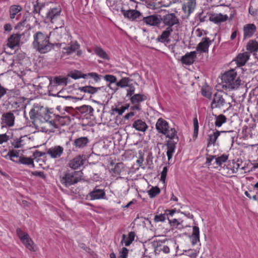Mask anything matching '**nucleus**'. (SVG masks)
Wrapping results in <instances>:
<instances>
[{
    "label": "nucleus",
    "mask_w": 258,
    "mask_h": 258,
    "mask_svg": "<svg viewBox=\"0 0 258 258\" xmlns=\"http://www.w3.org/2000/svg\"><path fill=\"white\" fill-rule=\"evenodd\" d=\"M33 47L40 53H46L53 49L55 46L59 47L60 46L58 43L50 42L49 37L40 31L36 32L33 35Z\"/></svg>",
    "instance_id": "obj_1"
},
{
    "label": "nucleus",
    "mask_w": 258,
    "mask_h": 258,
    "mask_svg": "<svg viewBox=\"0 0 258 258\" xmlns=\"http://www.w3.org/2000/svg\"><path fill=\"white\" fill-rule=\"evenodd\" d=\"M223 87L229 89L237 88L241 84V80L237 77V73L232 69L226 72L221 77Z\"/></svg>",
    "instance_id": "obj_2"
},
{
    "label": "nucleus",
    "mask_w": 258,
    "mask_h": 258,
    "mask_svg": "<svg viewBox=\"0 0 258 258\" xmlns=\"http://www.w3.org/2000/svg\"><path fill=\"white\" fill-rule=\"evenodd\" d=\"M82 176V172L81 171L68 170L59 176V180L64 186L68 187L80 181Z\"/></svg>",
    "instance_id": "obj_3"
},
{
    "label": "nucleus",
    "mask_w": 258,
    "mask_h": 258,
    "mask_svg": "<svg viewBox=\"0 0 258 258\" xmlns=\"http://www.w3.org/2000/svg\"><path fill=\"white\" fill-rule=\"evenodd\" d=\"M23 151H21L20 150L13 149L8 152L5 157L10 159L15 163L32 166V167H34L33 160L30 157L23 156Z\"/></svg>",
    "instance_id": "obj_4"
},
{
    "label": "nucleus",
    "mask_w": 258,
    "mask_h": 258,
    "mask_svg": "<svg viewBox=\"0 0 258 258\" xmlns=\"http://www.w3.org/2000/svg\"><path fill=\"white\" fill-rule=\"evenodd\" d=\"M169 123L162 118H159L156 123V129L159 133L162 134L166 136V138L171 140H178V137L177 135V131L174 127L170 128V132L168 134L166 132V128L168 127Z\"/></svg>",
    "instance_id": "obj_5"
},
{
    "label": "nucleus",
    "mask_w": 258,
    "mask_h": 258,
    "mask_svg": "<svg viewBox=\"0 0 258 258\" xmlns=\"http://www.w3.org/2000/svg\"><path fill=\"white\" fill-rule=\"evenodd\" d=\"M61 12V8L58 6L56 8H52L47 13V18L50 22L55 25H57L59 27L64 25V22L60 16Z\"/></svg>",
    "instance_id": "obj_6"
},
{
    "label": "nucleus",
    "mask_w": 258,
    "mask_h": 258,
    "mask_svg": "<svg viewBox=\"0 0 258 258\" xmlns=\"http://www.w3.org/2000/svg\"><path fill=\"white\" fill-rule=\"evenodd\" d=\"M226 104V100L222 92H217L214 94L211 103V108L214 109H221Z\"/></svg>",
    "instance_id": "obj_7"
},
{
    "label": "nucleus",
    "mask_w": 258,
    "mask_h": 258,
    "mask_svg": "<svg viewBox=\"0 0 258 258\" xmlns=\"http://www.w3.org/2000/svg\"><path fill=\"white\" fill-rule=\"evenodd\" d=\"M16 233L22 242L25 245L26 247L30 250L34 251L33 246V242L29 235L27 233L24 232L20 228L17 229Z\"/></svg>",
    "instance_id": "obj_8"
},
{
    "label": "nucleus",
    "mask_w": 258,
    "mask_h": 258,
    "mask_svg": "<svg viewBox=\"0 0 258 258\" xmlns=\"http://www.w3.org/2000/svg\"><path fill=\"white\" fill-rule=\"evenodd\" d=\"M162 22L164 26L172 28V27L179 24V19L173 13H169L161 16V23Z\"/></svg>",
    "instance_id": "obj_9"
},
{
    "label": "nucleus",
    "mask_w": 258,
    "mask_h": 258,
    "mask_svg": "<svg viewBox=\"0 0 258 258\" xmlns=\"http://www.w3.org/2000/svg\"><path fill=\"white\" fill-rule=\"evenodd\" d=\"M15 117L13 112L9 111L3 114L1 117L2 127H12L14 125Z\"/></svg>",
    "instance_id": "obj_10"
},
{
    "label": "nucleus",
    "mask_w": 258,
    "mask_h": 258,
    "mask_svg": "<svg viewBox=\"0 0 258 258\" xmlns=\"http://www.w3.org/2000/svg\"><path fill=\"white\" fill-rule=\"evenodd\" d=\"M85 160L84 155H78L69 161L68 166L72 169H77L84 164Z\"/></svg>",
    "instance_id": "obj_11"
},
{
    "label": "nucleus",
    "mask_w": 258,
    "mask_h": 258,
    "mask_svg": "<svg viewBox=\"0 0 258 258\" xmlns=\"http://www.w3.org/2000/svg\"><path fill=\"white\" fill-rule=\"evenodd\" d=\"M143 21L146 25L151 26H159L161 23V15H152L143 17Z\"/></svg>",
    "instance_id": "obj_12"
},
{
    "label": "nucleus",
    "mask_w": 258,
    "mask_h": 258,
    "mask_svg": "<svg viewBox=\"0 0 258 258\" xmlns=\"http://www.w3.org/2000/svg\"><path fill=\"white\" fill-rule=\"evenodd\" d=\"M64 149L60 146H55L48 149L47 154L52 158H58L63 153Z\"/></svg>",
    "instance_id": "obj_13"
},
{
    "label": "nucleus",
    "mask_w": 258,
    "mask_h": 258,
    "mask_svg": "<svg viewBox=\"0 0 258 258\" xmlns=\"http://www.w3.org/2000/svg\"><path fill=\"white\" fill-rule=\"evenodd\" d=\"M39 128H41L43 132L46 133L54 132L55 129L57 128L55 125V120H45L43 123L39 124Z\"/></svg>",
    "instance_id": "obj_14"
},
{
    "label": "nucleus",
    "mask_w": 258,
    "mask_h": 258,
    "mask_svg": "<svg viewBox=\"0 0 258 258\" xmlns=\"http://www.w3.org/2000/svg\"><path fill=\"white\" fill-rule=\"evenodd\" d=\"M121 12L125 18L131 21H134L141 16V13L136 10H129L126 11L121 9Z\"/></svg>",
    "instance_id": "obj_15"
},
{
    "label": "nucleus",
    "mask_w": 258,
    "mask_h": 258,
    "mask_svg": "<svg viewBox=\"0 0 258 258\" xmlns=\"http://www.w3.org/2000/svg\"><path fill=\"white\" fill-rule=\"evenodd\" d=\"M197 51H193L186 53L181 58V62L186 65H190L195 61L197 57Z\"/></svg>",
    "instance_id": "obj_16"
},
{
    "label": "nucleus",
    "mask_w": 258,
    "mask_h": 258,
    "mask_svg": "<svg viewBox=\"0 0 258 258\" xmlns=\"http://www.w3.org/2000/svg\"><path fill=\"white\" fill-rule=\"evenodd\" d=\"M29 142V138L27 136H24L19 139L14 140L11 142V145L14 148H23Z\"/></svg>",
    "instance_id": "obj_17"
},
{
    "label": "nucleus",
    "mask_w": 258,
    "mask_h": 258,
    "mask_svg": "<svg viewBox=\"0 0 258 258\" xmlns=\"http://www.w3.org/2000/svg\"><path fill=\"white\" fill-rule=\"evenodd\" d=\"M173 31V28L170 27H167L165 30H164L161 34L158 37L157 41L165 44H168L170 42L169 36L171 33Z\"/></svg>",
    "instance_id": "obj_18"
},
{
    "label": "nucleus",
    "mask_w": 258,
    "mask_h": 258,
    "mask_svg": "<svg viewBox=\"0 0 258 258\" xmlns=\"http://www.w3.org/2000/svg\"><path fill=\"white\" fill-rule=\"evenodd\" d=\"M88 196L91 200L104 199L105 196V192L104 189H99L96 186L92 191L89 193Z\"/></svg>",
    "instance_id": "obj_19"
},
{
    "label": "nucleus",
    "mask_w": 258,
    "mask_h": 258,
    "mask_svg": "<svg viewBox=\"0 0 258 258\" xmlns=\"http://www.w3.org/2000/svg\"><path fill=\"white\" fill-rule=\"evenodd\" d=\"M21 34H13L10 36L8 39L7 46L11 49L14 48L15 47L19 45Z\"/></svg>",
    "instance_id": "obj_20"
},
{
    "label": "nucleus",
    "mask_w": 258,
    "mask_h": 258,
    "mask_svg": "<svg viewBox=\"0 0 258 258\" xmlns=\"http://www.w3.org/2000/svg\"><path fill=\"white\" fill-rule=\"evenodd\" d=\"M211 43V41L209 38L205 37L202 38L201 42L197 46L196 51H200L201 52H208Z\"/></svg>",
    "instance_id": "obj_21"
},
{
    "label": "nucleus",
    "mask_w": 258,
    "mask_h": 258,
    "mask_svg": "<svg viewBox=\"0 0 258 258\" xmlns=\"http://www.w3.org/2000/svg\"><path fill=\"white\" fill-rule=\"evenodd\" d=\"M68 78L62 76H57L53 78H51L49 79L50 84L54 86L64 85L66 86L68 83Z\"/></svg>",
    "instance_id": "obj_22"
},
{
    "label": "nucleus",
    "mask_w": 258,
    "mask_h": 258,
    "mask_svg": "<svg viewBox=\"0 0 258 258\" xmlns=\"http://www.w3.org/2000/svg\"><path fill=\"white\" fill-rule=\"evenodd\" d=\"M234 133L235 132L233 131H216L215 132H213L212 134H209L208 135V146L209 147L212 145H215L216 140L218 139V137L220 135L221 133Z\"/></svg>",
    "instance_id": "obj_23"
},
{
    "label": "nucleus",
    "mask_w": 258,
    "mask_h": 258,
    "mask_svg": "<svg viewBox=\"0 0 258 258\" xmlns=\"http://www.w3.org/2000/svg\"><path fill=\"white\" fill-rule=\"evenodd\" d=\"M256 30L254 24H247L243 27V36L244 38L251 37Z\"/></svg>",
    "instance_id": "obj_24"
},
{
    "label": "nucleus",
    "mask_w": 258,
    "mask_h": 258,
    "mask_svg": "<svg viewBox=\"0 0 258 258\" xmlns=\"http://www.w3.org/2000/svg\"><path fill=\"white\" fill-rule=\"evenodd\" d=\"M249 57V53L247 52H245L244 53H239L234 61H235L238 67H241L245 64L246 61L248 60Z\"/></svg>",
    "instance_id": "obj_25"
},
{
    "label": "nucleus",
    "mask_w": 258,
    "mask_h": 258,
    "mask_svg": "<svg viewBox=\"0 0 258 258\" xmlns=\"http://www.w3.org/2000/svg\"><path fill=\"white\" fill-rule=\"evenodd\" d=\"M228 19L227 15H223L221 13L214 14L210 17V20L215 24H218L222 22H225Z\"/></svg>",
    "instance_id": "obj_26"
},
{
    "label": "nucleus",
    "mask_w": 258,
    "mask_h": 258,
    "mask_svg": "<svg viewBox=\"0 0 258 258\" xmlns=\"http://www.w3.org/2000/svg\"><path fill=\"white\" fill-rule=\"evenodd\" d=\"M178 140H176V141L174 140H171L168 141L166 144L167 147V156L168 157V159L169 160L172 157L173 154L174 152V150L175 149V145L177 144Z\"/></svg>",
    "instance_id": "obj_27"
},
{
    "label": "nucleus",
    "mask_w": 258,
    "mask_h": 258,
    "mask_svg": "<svg viewBox=\"0 0 258 258\" xmlns=\"http://www.w3.org/2000/svg\"><path fill=\"white\" fill-rule=\"evenodd\" d=\"M132 126L137 131L142 132H145L148 128V126L145 121L141 119H137V120H135Z\"/></svg>",
    "instance_id": "obj_28"
},
{
    "label": "nucleus",
    "mask_w": 258,
    "mask_h": 258,
    "mask_svg": "<svg viewBox=\"0 0 258 258\" xmlns=\"http://www.w3.org/2000/svg\"><path fill=\"white\" fill-rule=\"evenodd\" d=\"M196 6V0H187L182 6V9L187 15H190L195 10Z\"/></svg>",
    "instance_id": "obj_29"
},
{
    "label": "nucleus",
    "mask_w": 258,
    "mask_h": 258,
    "mask_svg": "<svg viewBox=\"0 0 258 258\" xmlns=\"http://www.w3.org/2000/svg\"><path fill=\"white\" fill-rule=\"evenodd\" d=\"M65 33L66 29L64 28V25L61 27H59L57 25H56L53 31L51 33V34H52L55 37V39L57 41H59Z\"/></svg>",
    "instance_id": "obj_30"
},
{
    "label": "nucleus",
    "mask_w": 258,
    "mask_h": 258,
    "mask_svg": "<svg viewBox=\"0 0 258 258\" xmlns=\"http://www.w3.org/2000/svg\"><path fill=\"white\" fill-rule=\"evenodd\" d=\"M136 234L135 232L132 231L128 233V237H126L125 234L122 235V239L121 240V244H123L124 243L125 246H128L134 240Z\"/></svg>",
    "instance_id": "obj_31"
},
{
    "label": "nucleus",
    "mask_w": 258,
    "mask_h": 258,
    "mask_svg": "<svg viewBox=\"0 0 258 258\" xmlns=\"http://www.w3.org/2000/svg\"><path fill=\"white\" fill-rule=\"evenodd\" d=\"M89 142L87 137H83L76 139L74 142V145L78 148H82L87 146Z\"/></svg>",
    "instance_id": "obj_32"
},
{
    "label": "nucleus",
    "mask_w": 258,
    "mask_h": 258,
    "mask_svg": "<svg viewBox=\"0 0 258 258\" xmlns=\"http://www.w3.org/2000/svg\"><path fill=\"white\" fill-rule=\"evenodd\" d=\"M147 99V97L142 94H136L131 97L130 101L132 104H140V103Z\"/></svg>",
    "instance_id": "obj_33"
},
{
    "label": "nucleus",
    "mask_w": 258,
    "mask_h": 258,
    "mask_svg": "<svg viewBox=\"0 0 258 258\" xmlns=\"http://www.w3.org/2000/svg\"><path fill=\"white\" fill-rule=\"evenodd\" d=\"M54 120L55 122V125L57 128L61 126L69 124L70 122L69 117L67 116H58L56 117Z\"/></svg>",
    "instance_id": "obj_34"
},
{
    "label": "nucleus",
    "mask_w": 258,
    "mask_h": 258,
    "mask_svg": "<svg viewBox=\"0 0 258 258\" xmlns=\"http://www.w3.org/2000/svg\"><path fill=\"white\" fill-rule=\"evenodd\" d=\"M191 243L195 245L200 241V230L199 228L197 226L192 227V232L191 236Z\"/></svg>",
    "instance_id": "obj_35"
},
{
    "label": "nucleus",
    "mask_w": 258,
    "mask_h": 258,
    "mask_svg": "<svg viewBox=\"0 0 258 258\" xmlns=\"http://www.w3.org/2000/svg\"><path fill=\"white\" fill-rule=\"evenodd\" d=\"M78 90L81 92L88 93L90 94H94L99 90H100V87L96 88L91 86H85L84 87H80L78 88Z\"/></svg>",
    "instance_id": "obj_36"
},
{
    "label": "nucleus",
    "mask_w": 258,
    "mask_h": 258,
    "mask_svg": "<svg viewBox=\"0 0 258 258\" xmlns=\"http://www.w3.org/2000/svg\"><path fill=\"white\" fill-rule=\"evenodd\" d=\"M29 116L31 119L33 120V124L36 126H39L40 119L37 111L34 108L31 109L29 112Z\"/></svg>",
    "instance_id": "obj_37"
},
{
    "label": "nucleus",
    "mask_w": 258,
    "mask_h": 258,
    "mask_svg": "<svg viewBox=\"0 0 258 258\" xmlns=\"http://www.w3.org/2000/svg\"><path fill=\"white\" fill-rule=\"evenodd\" d=\"M22 10V8L20 5H12L10 7L9 13L10 18L11 19H13L15 18L16 15L20 12Z\"/></svg>",
    "instance_id": "obj_38"
},
{
    "label": "nucleus",
    "mask_w": 258,
    "mask_h": 258,
    "mask_svg": "<svg viewBox=\"0 0 258 258\" xmlns=\"http://www.w3.org/2000/svg\"><path fill=\"white\" fill-rule=\"evenodd\" d=\"M80 47V45L77 42H71L64 49L66 50V53L68 54H71L78 49Z\"/></svg>",
    "instance_id": "obj_39"
},
{
    "label": "nucleus",
    "mask_w": 258,
    "mask_h": 258,
    "mask_svg": "<svg viewBox=\"0 0 258 258\" xmlns=\"http://www.w3.org/2000/svg\"><path fill=\"white\" fill-rule=\"evenodd\" d=\"M246 49L252 52L258 50V42L254 40H250L247 44Z\"/></svg>",
    "instance_id": "obj_40"
},
{
    "label": "nucleus",
    "mask_w": 258,
    "mask_h": 258,
    "mask_svg": "<svg viewBox=\"0 0 258 258\" xmlns=\"http://www.w3.org/2000/svg\"><path fill=\"white\" fill-rule=\"evenodd\" d=\"M129 106V104H126L125 106H115V107L112 106L111 110L114 113L120 115L125 111V110L128 108Z\"/></svg>",
    "instance_id": "obj_41"
},
{
    "label": "nucleus",
    "mask_w": 258,
    "mask_h": 258,
    "mask_svg": "<svg viewBox=\"0 0 258 258\" xmlns=\"http://www.w3.org/2000/svg\"><path fill=\"white\" fill-rule=\"evenodd\" d=\"M160 251H163L164 253H168L170 252V247L168 245L165 244H159L157 246L155 249L156 253H159Z\"/></svg>",
    "instance_id": "obj_42"
},
{
    "label": "nucleus",
    "mask_w": 258,
    "mask_h": 258,
    "mask_svg": "<svg viewBox=\"0 0 258 258\" xmlns=\"http://www.w3.org/2000/svg\"><path fill=\"white\" fill-rule=\"evenodd\" d=\"M215 125L217 127H220L223 123L226 122L227 118L223 114L215 115Z\"/></svg>",
    "instance_id": "obj_43"
},
{
    "label": "nucleus",
    "mask_w": 258,
    "mask_h": 258,
    "mask_svg": "<svg viewBox=\"0 0 258 258\" xmlns=\"http://www.w3.org/2000/svg\"><path fill=\"white\" fill-rule=\"evenodd\" d=\"M94 52L100 57L105 59H109L108 55L106 52L101 47H95L94 48Z\"/></svg>",
    "instance_id": "obj_44"
},
{
    "label": "nucleus",
    "mask_w": 258,
    "mask_h": 258,
    "mask_svg": "<svg viewBox=\"0 0 258 258\" xmlns=\"http://www.w3.org/2000/svg\"><path fill=\"white\" fill-rule=\"evenodd\" d=\"M69 77H71L74 79H78L80 78H85L86 75L82 73L81 72L77 70H75L73 72H71L68 74Z\"/></svg>",
    "instance_id": "obj_45"
},
{
    "label": "nucleus",
    "mask_w": 258,
    "mask_h": 258,
    "mask_svg": "<svg viewBox=\"0 0 258 258\" xmlns=\"http://www.w3.org/2000/svg\"><path fill=\"white\" fill-rule=\"evenodd\" d=\"M79 111L81 113H86L90 115H92L94 109L93 108L89 105H83L79 108Z\"/></svg>",
    "instance_id": "obj_46"
},
{
    "label": "nucleus",
    "mask_w": 258,
    "mask_h": 258,
    "mask_svg": "<svg viewBox=\"0 0 258 258\" xmlns=\"http://www.w3.org/2000/svg\"><path fill=\"white\" fill-rule=\"evenodd\" d=\"M228 158V156L223 154L220 157H215V163L217 165L221 166L222 163L225 162Z\"/></svg>",
    "instance_id": "obj_47"
},
{
    "label": "nucleus",
    "mask_w": 258,
    "mask_h": 258,
    "mask_svg": "<svg viewBox=\"0 0 258 258\" xmlns=\"http://www.w3.org/2000/svg\"><path fill=\"white\" fill-rule=\"evenodd\" d=\"M85 75L86 76L85 79H87L88 78H92L94 80L95 83L99 82L102 77L101 75H98L97 73L94 72L86 74Z\"/></svg>",
    "instance_id": "obj_48"
},
{
    "label": "nucleus",
    "mask_w": 258,
    "mask_h": 258,
    "mask_svg": "<svg viewBox=\"0 0 258 258\" xmlns=\"http://www.w3.org/2000/svg\"><path fill=\"white\" fill-rule=\"evenodd\" d=\"M160 192V189L159 187L155 186L152 187L148 191V193L151 198H153L159 195Z\"/></svg>",
    "instance_id": "obj_49"
},
{
    "label": "nucleus",
    "mask_w": 258,
    "mask_h": 258,
    "mask_svg": "<svg viewBox=\"0 0 258 258\" xmlns=\"http://www.w3.org/2000/svg\"><path fill=\"white\" fill-rule=\"evenodd\" d=\"M130 80L128 78H122L119 82H117L116 85L117 87L121 88H124L129 85V82Z\"/></svg>",
    "instance_id": "obj_50"
},
{
    "label": "nucleus",
    "mask_w": 258,
    "mask_h": 258,
    "mask_svg": "<svg viewBox=\"0 0 258 258\" xmlns=\"http://www.w3.org/2000/svg\"><path fill=\"white\" fill-rule=\"evenodd\" d=\"M54 96H57L58 97H62L65 98L66 99H77L76 97H73L71 96L67 95V92H66L63 90H60Z\"/></svg>",
    "instance_id": "obj_51"
},
{
    "label": "nucleus",
    "mask_w": 258,
    "mask_h": 258,
    "mask_svg": "<svg viewBox=\"0 0 258 258\" xmlns=\"http://www.w3.org/2000/svg\"><path fill=\"white\" fill-rule=\"evenodd\" d=\"M166 219V215L165 214H161L156 215L154 217V221L155 222H164Z\"/></svg>",
    "instance_id": "obj_52"
},
{
    "label": "nucleus",
    "mask_w": 258,
    "mask_h": 258,
    "mask_svg": "<svg viewBox=\"0 0 258 258\" xmlns=\"http://www.w3.org/2000/svg\"><path fill=\"white\" fill-rule=\"evenodd\" d=\"M104 80L110 83H114L116 81V78L111 75H106L104 76Z\"/></svg>",
    "instance_id": "obj_53"
},
{
    "label": "nucleus",
    "mask_w": 258,
    "mask_h": 258,
    "mask_svg": "<svg viewBox=\"0 0 258 258\" xmlns=\"http://www.w3.org/2000/svg\"><path fill=\"white\" fill-rule=\"evenodd\" d=\"M43 7V5L41 4L39 5V3L38 1H36V4L33 5V12L34 13H40V10Z\"/></svg>",
    "instance_id": "obj_54"
},
{
    "label": "nucleus",
    "mask_w": 258,
    "mask_h": 258,
    "mask_svg": "<svg viewBox=\"0 0 258 258\" xmlns=\"http://www.w3.org/2000/svg\"><path fill=\"white\" fill-rule=\"evenodd\" d=\"M185 253L186 255L191 258H196L198 255V251L195 249H189L185 251Z\"/></svg>",
    "instance_id": "obj_55"
},
{
    "label": "nucleus",
    "mask_w": 258,
    "mask_h": 258,
    "mask_svg": "<svg viewBox=\"0 0 258 258\" xmlns=\"http://www.w3.org/2000/svg\"><path fill=\"white\" fill-rule=\"evenodd\" d=\"M127 87L126 96L132 97L135 92V87L132 84H129Z\"/></svg>",
    "instance_id": "obj_56"
},
{
    "label": "nucleus",
    "mask_w": 258,
    "mask_h": 258,
    "mask_svg": "<svg viewBox=\"0 0 258 258\" xmlns=\"http://www.w3.org/2000/svg\"><path fill=\"white\" fill-rule=\"evenodd\" d=\"M119 253V258H127L128 250L126 247H123Z\"/></svg>",
    "instance_id": "obj_57"
},
{
    "label": "nucleus",
    "mask_w": 258,
    "mask_h": 258,
    "mask_svg": "<svg viewBox=\"0 0 258 258\" xmlns=\"http://www.w3.org/2000/svg\"><path fill=\"white\" fill-rule=\"evenodd\" d=\"M169 223L170 225L174 227H178L179 225H180L181 223L179 221H178L176 219H173L172 220H170L168 219Z\"/></svg>",
    "instance_id": "obj_58"
},
{
    "label": "nucleus",
    "mask_w": 258,
    "mask_h": 258,
    "mask_svg": "<svg viewBox=\"0 0 258 258\" xmlns=\"http://www.w3.org/2000/svg\"><path fill=\"white\" fill-rule=\"evenodd\" d=\"M194 135L197 136L199 131V123L197 117L194 118Z\"/></svg>",
    "instance_id": "obj_59"
},
{
    "label": "nucleus",
    "mask_w": 258,
    "mask_h": 258,
    "mask_svg": "<svg viewBox=\"0 0 258 258\" xmlns=\"http://www.w3.org/2000/svg\"><path fill=\"white\" fill-rule=\"evenodd\" d=\"M202 94L204 96L208 98L211 97L212 96L211 92L210 91L209 89L207 88H202Z\"/></svg>",
    "instance_id": "obj_60"
},
{
    "label": "nucleus",
    "mask_w": 258,
    "mask_h": 258,
    "mask_svg": "<svg viewBox=\"0 0 258 258\" xmlns=\"http://www.w3.org/2000/svg\"><path fill=\"white\" fill-rule=\"evenodd\" d=\"M167 171H168V169H167V167H164L162 171L161 172V180L163 182H165V181L167 173Z\"/></svg>",
    "instance_id": "obj_61"
},
{
    "label": "nucleus",
    "mask_w": 258,
    "mask_h": 258,
    "mask_svg": "<svg viewBox=\"0 0 258 258\" xmlns=\"http://www.w3.org/2000/svg\"><path fill=\"white\" fill-rule=\"evenodd\" d=\"M32 174L36 176H39L42 179H44L46 177V175L43 172L41 171H33L32 172Z\"/></svg>",
    "instance_id": "obj_62"
},
{
    "label": "nucleus",
    "mask_w": 258,
    "mask_h": 258,
    "mask_svg": "<svg viewBox=\"0 0 258 258\" xmlns=\"http://www.w3.org/2000/svg\"><path fill=\"white\" fill-rule=\"evenodd\" d=\"M9 140V136L6 134L0 135V144L7 142Z\"/></svg>",
    "instance_id": "obj_63"
},
{
    "label": "nucleus",
    "mask_w": 258,
    "mask_h": 258,
    "mask_svg": "<svg viewBox=\"0 0 258 258\" xmlns=\"http://www.w3.org/2000/svg\"><path fill=\"white\" fill-rule=\"evenodd\" d=\"M215 156L208 155L206 159V163L208 165H210L211 164V162L214 159H215Z\"/></svg>",
    "instance_id": "obj_64"
}]
</instances>
